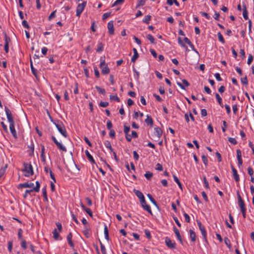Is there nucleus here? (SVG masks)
Wrapping results in <instances>:
<instances>
[{
	"label": "nucleus",
	"mask_w": 254,
	"mask_h": 254,
	"mask_svg": "<svg viewBox=\"0 0 254 254\" xmlns=\"http://www.w3.org/2000/svg\"><path fill=\"white\" fill-rule=\"evenodd\" d=\"M173 178H174L175 182L176 183H177V184L179 186L180 188H181L182 189V184H181L180 181H179V179L178 178V177L176 176H175V175H174Z\"/></svg>",
	"instance_id": "c85d7f7f"
},
{
	"label": "nucleus",
	"mask_w": 254,
	"mask_h": 254,
	"mask_svg": "<svg viewBox=\"0 0 254 254\" xmlns=\"http://www.w3.org/2000/svg\"><path fill=\"white\" fill-rule=\"evenodd\" d=\"M109 33L110 35H113L114 34V21H110L108 23L107 26Z\"/></svg>",
	"instance_id": "f8f14e48"
},
{
	"label": "nucleus",
	"mask_w": 254,
	"mask_h": 254,
	"mask_svg": "<svg viewBox=\"0 0 254 254\" xmlns=\"http://www.w3.org/2000/svg\"><path fill=\"white\" fill-rule=\"evenodd\" d=\"M173 230H174V232L175 234H176V236L177 239L179 240V241L181 243H182L183 241H182V239L181 236L180 235L179 230L175 226L173 228Z\"/></svg>",
	"instance_id": "f3484780"
},
{
	"label": "nucleus",
	"mask_w": 254,
	"mask_h": 254,
	"mask_svg": "<svg viewBox=\"0 0 254 254\" xmlns=\"http://www.w3.org/2000/svg\"><path fill=\"white\" fill-rule=\"evenodd\" d=\"M52 139L56 144L57 146L60 150H61L64 152L66 151V148L60 142H59L54 136H52Z\"/></svg>",
	"instance_id": "1a4fd4ad"
},
{
	"label": "nucleus",
	"mask_w": 254,
	"mask_h": 254,
	"mask_svg": "<svg viewBox=\"0 0 254 254\" xmlns=\"http://www.w3.org/2000/svg\"><path fill=\"white\" fill-rule=\"evenodd\" d=\"M59 131L65 137L67 136V133L64 125L62 123H55Z\"/></svg>",
	"instance_id": "7ed1b4c3"
},
{
	"label": "nucleus",
	"mask_w": 254,
	"mask_h": 254,
	"mask_svg": "<svg viewBox=\"0 0 254 254\" xmlns=\"http://www.w3.org/2000/svg\"><path fill=\"white\" fill-rule=\"evenodd\" d=\"M56 12V10H55L54 11H53V12H52L51 13V14L49 16V20H51V19H52L53 18H54L55 17V16H56V14H55Z\"/></svg>",
	"instance_id": "bf43d9fd"
},
{
	"label": "nucleus",
	"mask_w": 254,
	"mask_h": 254,
	"mask_svg": "<svg viewBox=\"0 0 254 254\" xmlns=\"http://www.w3.org/2000/svg\"><path fill=\"white\" fill-rule=\"evenodd\" d=\"M218 38L220 42H221L222 43H224V42H225L224 39L222 35L221 34V33L220 32L218 33Z\"/></svg>",
	"instance_id": "37998d69"
},
{
	"label": "nucleus",
	"mask_w": 254,
	"mask_h": 254,
	"mask_svg": "<svg viewBox=\"0 0 254 254\" xmlns=\"http://www.w3.org/2000/svg\"><path fill=\"white\" fill-rule=\"evenodd\" d=\"M151 15H149L145 16L144 17V19H143V22L146 24H148L151 19Z\"/></svg>",
	"instance_id": "2f4dec72"
},
{
	"label": "nucleus",
	"mask_w": 254,
	"mask_h": 254,
	"mask_svg": "<svg viewBox=\"0 0 254 254\" xmlns=\"http://www.w3.org/2000/svg\"><path fill=\"white\" fill-rule=\"evenodd\" d=\"M109 105V103L108 102H102L101 101L100 103V104L99 105L102 107H106L107 106H108Z\"/></svg>",
	"instance_id": "864d4df0"
},
{
	"label": "nucleus",
	"mask_w": 254,
	"mask_h": 254,
	"mask_svg": "<svg viewBox=\"0 0 254 254\" xmlns=\"http://www.w3.org/2000/svg\"><path fill=\"white\" fill-rule=\"evenodd\" d=\"M84 139L85 140V141L86 142V143L90 146V147H92V145L91 144V143L90 142V141L89 140V139H88V138L86 136H85L84 137Z\"/></svg>",
	"instance_id": "0e129e2a"
},
{
	"label": "nucleus",
	"mask_w": 254,
	"mask_h": 254,
	"mask_svg": "<svg viewBox=\"0 0 254 254\" xmlns=\"http://www.w3.org/2000/svg\"><path fill=\"white\" fill-rule=\"evenodd\" d=\"M147 196L148 198L149 199V200L152 202L153 204H154L155 206H157V202L150 194H147Z\"/></svg>",
	"instance_id": "473e14b6"
},
{
	"label": "nucleus",
	"mask_w": 254,
	"mask_h": 254,
	"mask_svg": "<svg viewBox=\"0 0 254 254\" xmlns=\"http://www.w3.org/2000/svg\"><path fill=\"white\" fill-rule=\"evenodd\" d=\"M110 136L112 138H114L115 136V132L113 129H111L109 133Z\"/></svg>",
	"instance_id": "e2e57ef3"
},
{
	"label": "nucleus",
	"mask_w": 254,
	"mask_h": 254,
	"mask_svg": "<svg viewBox=\"0 0 254 254\" xmlns=\"http://www.w3.org/2000/svg\"><path fill=\"white\" fill-rule=\"evenodd\" d=\"M189 232H190V238L191 241L192 242H195L196 241V235H195V233L191 229L190 230Z\"/></svg>",
	"instance_id": "aec40b11"
},
{
	"label": "nucleus",
	"mask_w": 254,
	"mask_h": 254,
	"mask_svg": "<svg viewBox=\"0 0 254 254\" xmlns=\"http://www.w3.org/2000/svg\"><path fill=\"white\" fill-rule=\"evenodd\" d=\"M124 0H117L112 5V7L115 6L118 4H122L124 3Z\"/></svg>",
	"instance_id": "58836bf2"
},
{
	"label": "nucleus",
	"mask_w": 254,
	"mask_h": 254,
	"mask_svg": "<svg viewBox=\"0 0 254 254\" xmlns=\"http://www.w3.org/2000/svg\"><path fill=\"white\" fill-rule=\"evenodd\" d=\"M42 193H43V195L44 197V200L45 201H48V198H47V195L46 188V187H44L42 189Z\"/></svg>",
	"instance_id": "72a5a7b5"
},
{
	"label": "nucleus",
	"mask_w": 254,
	"mask_h": 254,
	"mask_svg": "<svg viewBox=\"0 0 254 254\" xmlns=\"http://www.w3.org/2000/svg\"><path fill=\"white\" fill-rule=\"evenodd\" d=\"M104 234H105V237L106 239L108 240L109 239V237L108 227L106 225H105V227H104Z\"/></svg>",
	"instance_id": "c756f323"
},
{
	"label": "nucleus",
	"mask_w": 254,
	"mask_h": 254,
	"mask_svg": "<svg viewBox=\"0 0 254 254\" xmlns=\"http://www.w3.org/2000/svg\"><path fill=\"white\" fill-rule=\"evenodd\" d=\"M152 176H153V174L149 171L146 172L144 175V176L145 177V178L148 180L151 179V178L152 177Z\"/></svg>",
	"instance_id": "f704fd0d"
},
{
	"label": "nucleus",
	"mask_w": 254,
	"mask_h": 254,
	"mask_svg": "<svg viewBox=\"0 0 254 254\" xmlns=\"http://www.w3.org/2000/svg\"><path fill=\"white\" fill-rule=\"evenodd\" d=\"M24 169L23 171L25 172V176L29 177L30 175H33L34 174L32 165L30 164L24 163Z\"/></svg>",
	"instance_id": "f257e3e1"
},
{
	"label": "nucleus",
	"mask_w": 254,
	"mask_h": 254,
	"mask_svg": "<svg viewBox=\"0 0 254 254\" xmlns=\"http://www.w3.org/2000/svg\"><path fill=\"white\" fill-rule=\"evenodd\" d=\"M253 60V57L252 55H249V58H248V61H247V64L250 65V64H251L252 61Z\"/></svg>",
	"instance_id": "3c124183"
},
{
	"label": "nucleus",
	"mask_w": 254,
	"mask_h": 254,
	"mask_svg": "<svg viewBox=\"0 0 254 254\" xmlns=\"http://www.w3.org/2000/svg\"><path fill=\"white\" fill-rule=\"evenodd\" d=\"M85 153L88 159V160L92 163H95V160L92 155L90 154L89 151L86 150L85 151Z\"/></svg>",
	"instance_id": "412c9836"
},
{
	"label": "nucleus",
	"mask_w": 254,
	"mask_h": 254,
	"mask_svg": "<svg viewBox=\"0 0 254 254\" xmlns=\"http://www.w3.org/2000/svg\"><path fill=\"white\" fill-rule=\"evenodd\" d=\"M199 225V228L201 231V234L203 237V239L205 242L207 241L206 239V232L204 227L202 225L201 223H198Z\"/></svg>",
	"instance_id": "ddd939ff"
},
{
	"label": "nucleus",
	"mask_w": 254,
	"mask_h": 254,
	"mask_svg": "<svg viewBox=\"0 0 254 254\" xmlns=\"http://www.w3.org/2000/svg\"><path fill=\"white\" fill-rule=\"evenodd\" d=\"M110 98L111 100H115L118 102L120 101L119 98L117 95H110Z\"/></svg>",
	"instance_id": "a18cd8bd"
},
{
	"label": "nucleus",
	"mask_w": 254,
	"mask_h": 254,
	"mask_svg": "<svg viewBox=\"0 0 254 254\" xmlns=\"http://www.w3.org/2000/svg\"><path fill=\"white\" fill-rule=\"evenodd\" d=\"M155 131H154V136L155 137H156L157 138H160L161 135H162V130L160 128V127H155Z\"/></svg>",
	"instance_id": "4468645a"
},
{
	"label": "nucleus",
	"mask_w": 254,
	"mask_h": 254,
	"mask_svg": "<svg viewBox=\"0 0 254 254\" xmlns=\"http://www.w3.org/2000/svg\"><path fill=\"white\" fill-rule=\"evenodd\" d=\"M22 25L26 28H29V25L27 23V22L26 21V20H23L22 22Z\"/></svg>",
	"instance_id": "680f3d73"
},
{
	"label": "nucleus",
	"mask_w": 254,
	"mask_h": 254,
	"mask_svg": "<svg viewBox=\"0 0 254 254\" xmlns=\"http://www.w3.org/2000/svg\"><path fill=\"white\" fill-rule=\"evenodd\" d=\"M4 110L9 124H14V121L10 111L8 109V108L6 106H5Z\"/></svg>",
	"instance_id": "0eeeda50"
},
{
	"label": "nucleus",
	"mask_w": 254,
	"mask_h": 254,
	"mask_svg": "<svg viewBox=\"0 0 254 254\" xmlns=\"http://www.w3.org/2000/svg\"><path fill=\"white\" fill-rule=\"evenodd\" d=\"M133 52L134 55L132 56V57L131 58V62L134 63L135 62L136 60L138 58V54L137 53V50L135 48L133 49Z\"/></svg>",
	"instance_id": "4be33fe9"
},
{
	"label": "nucleus",
	"mask_w": 254,
	"mask_h": 254,
	"mask_svg": "<svg viewBox=\"0 0 254 254\" xmlns=\"http://www.w3.org/2000/svg\"><path fill=\"white\" fill-rule=\"evenodd\" d=\"M111 15V12H107L103 14L102 16V19L103 20H105L107 18H108Z\"/></svg>",
	"instance_id": "de8ad7c7"
},
{
	"label": "nucleus",
	"mask_w": 254,
	"mask_h": 254,
	"mask_svg": "<svg viewBox=\"0 0 254 254\" xmlns=\"http://www.w3.org/2000/svg\"><path fill=\"white\" fill-rule=\"evenodd\" d=\"M243 15L245 19L247 20L248 19V12L247 10L246 5L243 6Z\"/></svg>",
	"instance_id": "b1692460"
},
{
	"label": "nucleus",
	"mask_w": 254,
	"mask_h": 254,
	"mask_svg": "<svg viewBox=\"0 0 254 254\" xmlns=\"http://www.w3.org/2000/svg\"><path fill=\"white\" fill-rule=\"evenodd\" d=\"M36 187L33 188V189L30 190H26L24 195L23 197L24 198H26L27 196V195L30 194L31 192L35 191L36 192H39L40 190V184L38 181L36 182Z\"/></svg>",
	"instance_id": "39448f33"
},
{
	"label": "nucleus",
	"mask_w": 254,
	"mask_h": 254,
	"mask_svg": "<svg viewBox=\"0 0 254 254\" xmlns=\"http://www.w3.org/2000/svg\"><path fill=\"white\" fill-rule=\"evenodd\" d=\"M215 97H216V98L217 99L219 105L220 106H222V99H221V97L219 96V95L218 93H216Z\"/></svg>",
	"instance_id": "79ce46f5"
},
{
	"label": "nucleus",
	"mask_w": 254,
	"mask_h": 254,
	"mask_svg": "<svg viewBox=\"0 0 254 254\" xmlns=\"http://www.w3.org/2000/svg\"><path fill=\"white\" fill-rule=\"evenodd\" d=\"M95 88L97 90V91L99 92V93H100L103 95H105L106 91L104 89L98 86H96Z\"/></svg>",
	"instance_id": "cd10ccee"
},
{
	"label": "nucleus",
	"mask_w": 254,
	"mask_h": 254,
	"mask_svg": "<svg viewBox=\"0 0 254 254\" xmlns=\"http://www.w3.org/2000/svg\"><path fill=\"white\" fill-rule=\"evenodd\" d=\"M133 157L136 160H138L139 159V155L138 154H137V153L135 151H134L133 152Z\"/></svg>",
	"instance_id": "338daca9"
},
{
	"label": "nucleus",
	"mask_w": 254,
	"mask_h": 254,
	"mask_svg": "<svg viewBox=\"0 0 254 254\" xmlns=\"http://www.w3.org/2000/svg\"><path fill=\"white\" fill-rule=\"evenodd\" d=\"M44 151H45V147L43 145L41 146V156L42 158V161L43 162H45V157L44 155Z\"/></svg>",
	"instance_id": "7c9ffc66"
},
{
	"label": "nucleus",
	"mask_w": 254,
	"mask_h": 254,
	"mask_svg": "<svg viewBox=\"0 0 254 254\" xmlns=\"http://www.w3.org/2000/svg\"><path fill=\"white\" fill-rule=\"evenodd\" d=\"M201 157H202V160L203 163L204 164V165L205 166H206L207 165V157L206 156H205L204 155H203Z\"/></svg>",
	"instance_id": "8fccbe9b"
},
{
	"label": "nucleus",
	"mask_w": 254,
	"mask_h": 254,
	"mask_svg": "<svg viewBox=\"0 0 254 254\" xmlns=\"http://www.w3.org/2000/svg\"><path fill=\"white\" fill-rule=\"evenodd\" d=\"M130 130V127L126 126H124V132L126 134H128Z\"/></svg>",
	"instance_id": "5fc2aeb1"
},
{
	"label": "nucleus",
	"mask_w": 254,
	"mask_h": 254,
	"mask_svg": "<svg viewBox=\"0 0 254 254\" xmlns=\"http://www.w3.org/2000/svg\"><path fill=\"white\" fill-rule=\"evenodd\" d=\"M147 39L150 41V42L152 44L155 43V39L154 37L150 34H148L146 36Z\"/></svg>",
	"instance_id": "4c0bfd02"
},
{
	"label": "nucleus",
	"mask_w": 254,
	"mask_h": 254,
	"mask_svg": "<svg viewBox=\"0 0 254 254\" xmlns=\"http://www.w3.org/2000/svg\"><path fill=\"white\" fill-rule=\"evenodd\" d=\"M133 192H134V193L135 194V195L137 196V197L140 199V198L142 197L143 196H144L143 193L139 190H133Z\"/></svg>",
	"instance_id": "393cba45"
},
{
	"label": "nucleus",
	"mask_w": 254,
	"mask_h": 254,
	"mask_svg": "<svg viewBox=\"0 0 254 254\" xmlns=\"http://www.w3.org/2000/svg\"><path fill=\"white\" fill-rule=\"evenodd\" d=\"M141 204L144 210H146L150 214L152 213L150 207L149 206V205L146 204V201L143 203H141Z\"/></svg>",
	"instance_id": "6ab92c4d"
},
{
	"label": "nucleus",
	"mask_w": 254,
	"mask_h": 254,
	"mask_svg": "<svg viewBox=\"0 0 254 254\" xmlns=\"http://www.w3.org/2000/svg\"><path fill=\"white\" fill-rule=\"evenodd\" d=\"M107 127L108 129H110L112 127V124L110 121L107 122Z\"/></svg>",
	"instance_id": "774afa93"
},
{
	"label": "nucleus",
	"mask_w": 254,
	"mask_h": 254,
	"mask_svg": "<svg viewBox=\"0 0 254 254\" xmlns=\"http://www.w3.org/2000/svg\"><path fill=\"white\" fill-rule=\"evenodd\" d=\"M22 230L21 229H19L18 230V237L20 240L22 239Z\"/></svg>",
	"instance_id": "49530a36"
},
{
	"label": "nucleus",
	"mask_w": 254,
	"mask_h": 254,
	"mask_svg": "<svg viewBox=\"0 0 254 254\" xmlns=\"http://www.w3.org/2000/svg\"><path fill=\"white\" fill-rule=\"evenodd\" d=\"M9 129L13 137L15 138H17L16 131L14 128V124H9Z\"/></svg>",
	"instance_id": "dca6fc26"
},
{
	"label": "nucleus",
	"mask_w": 254,
	"mask_h": 254,
	"mask_svg": "<svg viewBox=\"0 0 254 254\" xmlns=\"http://www.w3.org/2000/svg\"><path fill=\"white\" fill-rule=\"evenodd\" d=\"M81 206L83 209L91 217L92 216V211L89 208L86 207L82 203H81Z\"/></svg>",
	"instance_id": "a878e982"
},
{
	"label": "nucleus",
	"mask_w": 254,
	"mask_h": 254,
	"mask_svg": "<svg viewBox=\"0 0 254 254\" xmlns=\"http://www.w3.org/2000/svg\"><path fill=\"white\" fill-rule=\"evenodd\" d=\"M87 4L86 1H84L82 3L78 4L76 10V16L80 17V14L84 9Z\"/></svg>",
	"instance_id": "20e7f679"
},
{
	"label": "nucleus",
	"mask_w": 254,
	"mask_h": 254,
	"mask_svg": "<svg viewBox=\"0 0 254 254\" xmlns=\"http://www.w3.org/2000/svg\"><path fill=\"white\" fill-rule=\"evenodd\" d=\"M231 167L233 172L234 178L236 182H238V176L237 174V170L234 167L233 165L231 163Z\"/></svg>",
	"instance_id": "2eb2a0df"
},
{
	"label": "nucleus",
	"mask_w": 254,
	"mask_h": 254,
	"mask_svg": "<svg viewBox=\"0 0 254 254\" xmlns=\"http://www.w3.org/2000/svg\"><path fill=\"white\" fill-rule=\"evenodd\" d=\"M229 141L232 144L235 145L237 143V141L235 138L232 137H229L228 138Z\"/></svg>",
	"instance_id": "c03bdc74"
},
{
	"label": "nucleus",
	"mask_w": 254,
	"mask_h": 254,
	"mask_svg": "<svg viewBox=\"0 0 254 254\" xmlns=\"http://www.w3.org/2000/svg\"><path fill=\"white\" fill-rule=\"evenodd\" d=\"M30 66H31V71H32L33 74L35 75V77H37V72L36 69H35L33 66L32 61L31 59L30 60Z\"/></svg>",
	"instance_id": "bb28decb"
},
{
	"label": "nucleus",
	"mask_w": 254,
	"mask_h": 254,
	"mask_svg": "<svg viewBox=\"0 0 254 254\" xmlns=\"http://www.w3.org/2000/svg\"><path fill=\"white\" fill-rule=\"evenodd\" d=\"M86 223H83V233L86 238H89L91 235V231L86 225Z\"/></svg>",
	"instance_id": "9b49d317"
},
{
	"label": "nucleus",
	"mask_w": 254,
	"mask_h": 254,
	"mask_svg": "<svg viewBox=\"0 0 254 254\" xmlns=\"http://www.w3.org/2000/svg\"><path fill=\"white\" fill-rule=\"evenodd\" d=\"M57 228L55 229L52 232L53 237L56 240H61L59 239V233L62 230V226L61 223H57Z\"/></svg>",
	"instance_id": "f03ea898"
},
{
	"label": "nucleus",
	"mask_w": 254,
	"mask_h": 254,
	"mask_svg": "<svg viewBox=\"0 0 254 254\" xmlns=\"http://www.w3.org/2000/svg\"><path fill=\"white\" fill-rule=\"evenodd\" d=\"M100 66L101 68L102 73L103 74H108L110 72V68L106 64L105 61H103L101 62Z\"/></svg>",
	"instance_id": "423d86ee"
},
{
	"label": "nucleus",
	"mask_w": 254,
	"mask_h": 254,
	"mask_svg": "<svg viewBox=\"0 0 254 254\" xmlns=\"http://www.w3.org/2000/svg\"><path fill=\"white\" fill-rule=\"evenodd\" d=\"M100 244L101 246V251L103 254H106V250L105 246L103 245V244L101 243V241H100Z\"/></svg>",
	"instance_id": "a19ab883"
},
{
	"label": "nucleus",
	"mask_w": 254,
	"mask_h": 254,
	"mask_svg": "<svg viewBox=\"0 0 254 254\" xmlns=\"http://www.w3.org/2000/svg\"><path fill=\"white\" fill-rule=\"evenodd\" d=\"M156 169L160 171H162L163 167L160 163H157L156 165Z\"/></svg>",
	"instance_id": "13d9d810"
},
{
	"label": "nucleus",
	"mask_w": 254,
	"mask_h": 254,
	"mask_svg": "<svg viewBox=\"0 0 254 254\" xmlns=\"http://www.w3.org/2000/svg\"><path fill=\"white\" fill-rule=\"evenodd\" d=\"M34 186V184L32 183H23V184H20L18 186V188H31V187H33Z\"/></svg>",
	"instance_id": "a211bd4d"
},
{
	"label": "nucleus",
	"mask_w": 254,
	"mask_h": 254,
	"mask_svg": "<svg viewBox=\"0 0 254 254\" xmlns=\"http://www.w3.org/2000/svg\"><path fill=\"white\" fill-rule=\"evenodd\" d=\"M241 82L244 85H248V79L246 76L244 78H241Z\"/></svg>",
	"instance_id": "4d7b16f0"
},
{
	"label": "nucleus",
	"mask_w": 254,
	"mask_h": 254,
	"mask_svg": "<svg viewBox=\"0 0 254 254\" xmlns=\"http://www.w3.org/2000/svg\"><path fill=\"white\" fill-rule=\"evenodd\" d=\"M7 167V165H5L4 167L0 169V177H1L4 175Z\"/></svg>",
	"instance_id": "e433bc0d"
},
{
	"label": "nucleus",
	"mask_w": 254,
	"mask_h": 254,
	"mask_svg": "<svg viewBox=\"0 0 254 254\" xmlns=\"http://www.w3.org/2000/svg\"><path fill=\"white\" fill-rule=\"evenodd\" d=\"M165 244L170 249H175L176 247V243L174 241H172L168 237L165 238Z\"/></svg>",
	"instance_id": "6e6552de"
},
{
	"label": "nucleus",
	"mask_w": 254,
	"mask_h": 254,
	"mask_svg": "<svg viewBox=\"0 0 254 254\" xmlns=\"http://www.w3.org/2000/svg\"><path fill=\"white\" fill-rule=\"evenodd\" d=\"M145 122L147 125H150L151 127H152L153 122V120L151 118V116L147 115V118L146 119Z\"/></svg>",
	"instance_id": "5701e85b"
},
{
	"label": "nucleus",
	"mask_w": 254,
	"mask_h": 254,
	"mask_svg": "<svg viewBox=\"0 0 254 254\" xmlns=\"http://www.w3.org/2000/svg\"><path fill=\"white\" fill-rule=\"evenodd\" d=\"M104 46L102 43H100L98 44V46L96 49L97 52H101L103 50Z\"/></svg>",
	"instance_id": "c9c22d12"
},
{
	"label": "nucleus",
	"mask_w": 254,
	"mask_h": 254,
	"mask_svg": "<svg viewBox=\"0 0 254 254\" xmlns=\"http://www.w3.org/2000/svg\"><path fill=\"white\" fill-rule=\"evenodd\" d=\"M105 145L107 148H109L111 151H113V149L111 143L109 141H106L105 142Z\"/></svg>",
	"instance_id": "ea45409f"
},
{
	"label": "nucleus",
	"mask_w": 254,
	"mask_h": 254,
	"mask_svg": "<svg viewBox=\"0 0 254 254\" xmlns=\"http://www.w3.org/2000/svg\"><path fill=\"white\" fill-rule=\"evenodd\" d=\"M144 232L146 237L148 239H150L151 238V236L149 231L148 230H145Z\"/></svg>",
	"instance_id": "6e6d98bb"
},
{
	"label": "nucleus",
	"mask_w": 254,
	"mask_h": 254,
	"mask_svg": "<svg viewBox=\"0 0 254 254\" xmlns=\"http://www.w3.org/2000/svg\"><path fill=\"white\" fill-rule=\"evenodd\" d=\"M248 174L250 176H253V175L254 174V171H253V169L252 168L249 167L248 168Z\"/></svg>",
	"instance_id": "052dcab7"
},
{
	"label": "nucleus",
	"mask_w": 254,
	"mask_h": 254,
	"mask_svg": "<svg viewBox=\"0 0 254 254\" xmlns=\"http://www.w3.org/2000/svg\"><path fill=\"white\" fill-rule=\"evenodd\" d=\"M21 240V246L24 249H26L27 248L26 242L23 239H22Z\"/></svg>",
	"instance_id": "09e8293b"
},
{
	"label": "nucleus",
	"mask_w": 254,
	"mask_h": 254,
	"mask_svg": "<svg viewBox=\"0 0 254 254\" xmlns=\"http://www.w3.org/2000/svg\"><path fill=\"white\" fill-rule=\"evenodd\" d=\"M239 207H240L241 210L242 212L244 217H245L246 215V208H245L244 202L242 198L239 195Z\"/></svg>",
	"instance_id": "9d476101"
},
{
	"label": "nucleus",
	"mask_w": 254,
	"mask_h": 254,
	"mask_svg": "<svg viewBox=\"0 0 254 254\" xmlns=\"http://www.w3.org/2000/svg\"><path fill=\"white\" fill-rule=\"evenodd\" d=\"M94 72H95V76L99 78L100 77V73H99V71L98 70L97 68L94 67Z\"/></svg>",
	"instance_id": "69168bd1"
},
{
	"label": "nucleus",
	"mask_w": 254,
	"mask_h": 254,
	"mask_svg": "<svg viewBox=\"0 0 254 254\" xmlns=\"http://www.w3.org/2000/svg\"><path fill=\"white\" fill-rule=\"evenodd\" d=\"M49 172H50V177H51V179L53 180V181L54 182V183H56V178L55 177V175H54V173L52 172V171L51 170H49Z\"/></svg>",
	"instance_id": "603ef678"
}]
</instances>
